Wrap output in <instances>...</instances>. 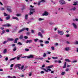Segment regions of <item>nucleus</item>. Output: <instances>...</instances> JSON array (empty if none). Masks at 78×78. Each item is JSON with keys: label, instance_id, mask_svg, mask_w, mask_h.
Segmentation results:
<instances>
[{"label": "nucleus", "instance_id": "obj_26", "mask_svg": "<svg viewBox=\"0 0 78 78\" xmlns=\"http://www.w3.org/2000/svg\"><path fill=\"white\" fill-rule=\"evenodd\" d=\"M52 59H57L58 58V57H52Z\"/></svg>", "mask_w": 78, "mask_h": 78}, {"label": "nucleus", "instance_id": "obj_1", "mask_svg": "<svg viewBox=\"0 0 78 78\" xmlns=\"http://www.w3.org/2000/svg\"><path fill=\"white\" fill-rule=\"evenodd\" d=\"M53 67V65L49 66H48V69L47 70H46V69H43V70H44L45 72H48V70H49V71H51V69H51V68H52Z\"/></svg>", "mask_w": 78, "mask_h": 78}, {"label": "nucleus", "instance_id": "obj_16", "mask_svg": "<svg viewBox=\"0 0 78 78\" xmlns=\"http://www.w3.org/2000/svg\"><path fill=\"white\" fill-rule=\"evenodd\" d=\"M32 42H33L32 40H29L26 41V43H31Z\"/></svg>", "mask_w": 78, "mask_h": 78}, {"label": "nucleus", "instance_id": "obj_22", "mask_svg": "<svg viewBox=\"0 0 78 78\" xmlns=\"http://www.w3.org/2000/svg\"><path fill=\"white\" fill-rule=\"evenodd\" d=\"M65 50L66 51H69V50H70V48L69 47L66 48L65 49Z\"/></svg>", "mask_w": 78, "mask_h": 78}, {"label": "nucleus", "instance_id": "obj_25", "mask_svg": "<svg viewBox=\"0 0 78 78\" xmlns=\"http://www.w3.org/2000/svg\"><path fill=\"white\" fill-rule=\"evenodd\" d=\"M24 67V66H23L21 68L20 67H19L18 68V69H20V70H22V69H23Z\"/></svg>", "mask_w": 78, "mask_h": 78}, {"label": "nucleus", "instance_id": "obj_60", "mask_svg": "<svg viewBox=\"0 0 78 78\" xmlns=\"http://www.w3.org/2000/svg\"><path fill=\"white\" fill-rule=\"evenodd\" d=\"M5 31L6 32H9V29H7Z\"/></svg>", "mask_w": 78, "mask_h": 78}, {"label": "nucleus", "instance_id": "obj_33", "mask_svg": "<svg viewBox=\"0 0 78 78\" xmlns=\"http://www.w3.org/2000/svg\"><path fill=\"white\" fill-rule=\"evenodd\" d=\"M8 42V41H5L3 42V44H5L7 42Z\"/></svg>", "mask_w": 78, "mask_h": 78}, {"label": "nucleus", "instance_id": "obj_59", "mask_svg": "<svg viewBox=\"0 0 78 78\" xmlns=\"http://www.w3.org/2000/svg\"><path fill=\"white\" fill-rule=\"evenodd\" d=\"M40 46H41V47H43L44 46V45H43V44H40Z\"/></svg>", "mask_w": 78, "mask_h": 78}, {"label": "nucleus", "instance_id": "obj_64", "mask_svg": "<svg viewBox=\"0 0 78 78\" xmlns=\"http://www.w3.org/2000/svg\"><path fill=\"white\" fill-rule=\"evenodd\" d=\"M76 21V22H78V19L76 18L75 19Z\"/></svg>", "mask_w": 78, "mask_h": 78}, {"label": "nucleus", "instance_id": "obj_36", "mask_svg": "<svg viewBox=\"0 0 78 78\" xmlns=\"http://www.w3.org/2000/svg\"><path fill=\"white\" fill-rule=\"evenodd\" d=\"M47 56V54H46L45 53H44L43 55V57H45V56Z\"/></svg>", "mask_w": 78, "mask_h": 78}, {"label": "nucleus", "instance_id": "obj_18", "mask_svg": "<svg viewBox=\"0 0 78 78\" xmlns=\"http://www.w3.org/2000/svg\"><path fill=\"white\" fill-rule=\"evenodd\" d=\"M67 64V63L66 62H65V64L64 65V66L63 67V69H65L66 67V65Z\"/></svg>", "mask_w": 78, "mask_h": 78}, {"label": "nucleus", "instance_id": "obj_39", "mask_svg": "<svg viewBox=\"0 0 78 78\" xmlns=\"http://www.w3.org/2000/svg\"><path fill=\"white\" fill-rule=\"evenodd\" d=\"M76 9V8L75 7L73 8L71 10H73V11H75Z\"/></svg>", "mask_w": 78, "mask_h": 78}, {"label": "nucleus", "instance_id": "obj_27", "mask_svg": "<svg viewBox=\"0 0 78 78\" xmlns=\"http://www.w3.org/2000/svg\"><path fill=\"white\" fill-rule=\"evenodd\" d=\"M10 19V16H8L6 17V20H9Z\"/></svg>", "mask_w": 78, "mask_h": 78}, {"label": "nucleus", "instance_id": "obj_14", "mask_svg": "<svg viewBox=\"0 0 78 78\" xmlns=\"http://www.w3.org/2000/svg\"><path fill=\"white\" fill-rule=\"evenodd\" d=\"M12 19H16V20H18V21H19V18H18L16 17L12 16Z\"/></svg>", "mask_w": 78, "mask_h": 78}, {"label": "nucleus", "instance_id": "obj_11", "mask_svg": "<svg viewBox=\"0 0 78 78\" xmlns=\"http://www.w3.org/2000/svg\"><path fill=\"white\" fill-rule=\"evenodd\" d=\"M9 8H11L10 7H8L7 8V10L9 11V12H11L12 10L11 9Z\"/></svg>", "mask_w": 78, "mask_h": 78}, {"label": "nucleus", "instance_id": "obj_30", "mask_svg": "<svg viewBox=\"0 0 78 78\" xmlns=\"http://www.w3.org/2000/svg\"><path fill=\"white\" fill-rule=\"evenodd\" d=\"M11 25L10 24H7V27H11Z\"/></svg>", "mask_w": 78, "mask_h": 78}, {"label": "nucleus", "instance_id": "obj_8", "mask_svg": "<svg viewBox=\"0 0 78 78\" xmlns=\"http://www.w3.org/2000/svg\"><path fill=\"white\" fill-rule=\"evenodd\" d=\"M27 58L28 59H30V58H34V56H33V55H31L28 56H27Z\"/></svg>", "mask_w": 78, "mask_h": 78}, {"label": "nucleus", "instance_id": "obj_32", "mask_svg": "<svg viewBox=\"0 0 78 78\" xmlns=\"http://www.w3.org/2000/svg\"><path fill=\"white\" fill-rule=\"evenodd\" d=\"M0 10L3 11V10H5V9L3 7H1L0 8Z\"/></svg>", "mask_w": 78, "mask_h": 78}, {"label": "nucleus", "instance_id": "obj_9", "mask_svg": "<svg viewBox=\"0 0 78 78\" xmlns=\"http://www.w3.org/2000/svg\"><path fill=\"white\" fill-rule=\"evenodd\" d=\"M72 25L75 29H76V28H77V25H76L75 23H73Z\"/></svg>", "mask_w": 78, "mask_h": 78}, {"label": "nucleus", "instance_id": "obj_5", "mask_svg": "<svg viewBox=\"0 0 78 78\" xmlns=\"http://www.w3.org/2000/svg\"><path fill=\"white\" fill-rule=\"evenodd\" d=\"M58 34H60V35H63L64 34V32L58 30Z\"/></svg>", "mask_w": 78, "mask_h": 78}, {"label": "nucleus", "instance_id": "obj_31", "mask_svg": "<svg viewBox=\"0 0 78 78\" xmlns=\"http://www.w3.org/2000/svg\"><path fill=\"white\" fill-rule=\"evenodd\" d=\"M77 62V61L76 60H73L72 61L73 63H75V62Z\"/></svg>", "mask_w": 78, "mask_h": 78}, {"label": "nucleus", "instance_id": "obj_19", "mask_svg": "<svg viewBox=\"0 0 78 78\" xmlns=\"http://www.w3.org/2000/svg\"><path fill=\"white\" fill-rule=\"evenodd\" d=\"M7 77L8 78H17L16 76H13V77H11L9 76H7Z\"/></svg>", "mask_w": 78, "mask_h": 78}, {"label": "nucleus", "instance_id": "obj_28", "mask_svg": "<svg viewBox=\"0 0 78 78\" xmlns=\"http://www.w3.org/2000/svg\"><path fill=\"white\" fill-rule=\"evenodd\" d=\"M45 44H49V41H46L44 42Z\"/></svg>", "mask_w": 78, "mask_h": 78}, {"label": "nucleus", "instance_id": "obj_55", "mask_svg": "<svg viewBox=\"0 0 78 78\" xmlns=\"http://www.w3.org/2000/svg\"><path fill=\"white\" fill-rule=\"evenodd\" d=\"M4 16H8V14H6V13H4Z\"/></svg>", "mask_w": 78, "mask_h": 78}, {"label": "nucleus", "instance_id": "obj_35", "mask_svg": "<svg viewBox=\"0 0 78 78\" xmlns=\"http://www.w3.org/2000/svg\"><path fill=\"white\" fill-rule=\"evenodd\" d=\"M66 73L65 72H63L62 73H61V74L62 75H64V74H65V73Z\"/></svg>", "mask_w": 78, "mask_h": 78}, {"label": "nucleus", "instance_id": "obj_37", "mask_svg": "<svg viewBox=\"0 0 78 78\" xmlns=\"http://www.w3.org/2000/svg\"><path fill=\"white\" fill-rule=\"evenodd\" d=\"M65 71H66V72H69V68L66 69Z\"/></svg>", "mask_w": 78, "mask_h": 78}, {"label": "nucleus", "instance_id": "obj_43", "mask_svg": "<svg viewBox=\"0 0 78 78\" xmlns=\"http://www.w3.org/2000/svg\"><path fill=\"white\" fill-rule=\"evenodd\" d=\"M25 30H26V31H29V28H26L25 29Z\"/></svg>", "mask_w": 78, "mask_h": 78}, {"label": "nucleus", "instance_id": "obj_21", "mask_svg": "<svg viewBox=\"0 0 78 78\" xmlns=\"http://www.w3.org/2000/svg\"><path fill=\"white\" fill-rule=\"evenodd\" d=\"M28 15L27 14H26L25 16V19L26 20H27L28 19Z\"/></svg>", "mask_w": 78, "mask_h": 78}, {"label": "nucleus", "instance_id": "obj_15", "mask_svg": "<svg viewBox=\"0 0 78 78\" xmlns=\"http://www.w3.org/2000/svg\"><path fill=\"white\" fill-rule=\"evenodd\" d=\"M21 66V65L20 64H16L15 66V67L16 68V67H20V66Z\"/></svg>", "mask_w": 78, "mask_h": 78}, {"label": "nucleus", "instance_id": "obj_56", "mask_svg": "<svg viewBox=\"0 0 78 78\" xmlns=\"http://www.w3.org/2000/svg\"><path fill=\"white\" fill-rule=\"evenodd\" d=\"M34 41L35 42H37L38 41V39H34Z\"/></svg>", "mask_w": 78, "mask_h": 78}, {"label": "nucleus", "instance_id": "obj_10", "mask_svg": "<svg viewBox=\"0 0 78 78\" xmlns=\"http://www.w3.org/2000/svg\"><path fill=\"white\" fill-rule=\"evenodd\" d=\"M38 36H40L41 37V38H42L43 37V36L42 35V33L41 32H39L38 34Z\"/></svg>", "mask_w": 78, "mask_h": 78}, {"label": "nucleus", "instance_id": "obj_53", "mask_svg": "<svg viewBox=\"0 0 78 78\" xmlns=\"http://www.w3.org/2000/svg\"><path fill=\"white\" fill-rule=\"evenodd\" d=\"M0 28L1 30H4V28L3 27H1Z\"/></svg>", "mask_w": 78, "mask_h": 78}, {"label": "nucleus", "instance_id": "obj_45", "mask_svg": "<svg viewBox=\"0 0 78 78\" xmlns=\"http://www.w3.org/2000/svg\"><path fill=\"white\" fill-rule=\"evenodd\" d=\"M74 44H78V41H76L75 42H74Z\"/></svg>", "mask_w": 78, "mask_h": 78}, {"label": "nucleus", "instance_id": "obj_47", "mask_svg": "<svg viewBox=\"0 0 78 78\" xmlns=\"http://www.w3.org/2000/svg\"><path fill=\"white\" fill-rule=\"evenodd\" d=\"M26 34L27 35H29V34H30V33L29 32H27L26 33Z\"/></svg>", "mask_w": 78, "mask_h": 78}, {"label": "nucleus", "instance_id": "obj_42", "mask_svg": "<svg viewBox=\"0 0 78 78\" xmlns=\"http://www.w3.org/2000/svg\"><path fill=\"white\" fill-rule=\"evenodd\" d=\"M16 50H17V48H16V47H15L14 48H13V51H16Z\"/></svg>", "mask_w": 78, "mask_h": 78}, {"label": "nucleus", "instance_id": "obj_12", "mask_svg": "<svg viewBox=\"0 0 78 78\" xmlns=\"http://www.w3.org/2000/svg\"><path fill=\"white\" fill-rule=\"evenodd\" d=\"M25 30V28H23L21 30H19V33H21V32H22L23 31H24Z\"/></svg>", "mask_w": 78, "mask_h": 78}, {"label": "nucleus", "instance_id": "obj_41", "mask_svg": "<svg viewBox=\"0 0 78 78\" xmlns=\"http://www.w3.org/2000/svg\"><path fill=\"white\" fill-rule=\"evenodd\" d=\"M44 41L41 40H40L39 41V42H40V43H42Z\"/></svg>", "mask_w": 78, "mask_h": 78}, {"label": "nucleus", "instance_id": "obj_7", "mask_svg": "<svg viewBox=\"0 0 78 78\" xmlns=\"http://www.w3.org/2000/svg\"><path fill=\"white\" fill-rule=\"evenodd\" d=\"M59 2L61 5L66 4V2L63 0H60L59 1Z\"/></svg>", "mask_w": 78, "mask_h": 78}, {"label": "nucleus", "instance_id": "obj_4", "mask_svg": "<svg viewBox=\"0 0 78 78\" xmlns=\"http://www.w3.org/2000/svg\"><path fill=\"white\" fill-rule=\"evenodd\" d=\"M16 58H17V60H20V58L18 57H16L10 59V61H12V60H14V59H16Z\"/></svg>", "mask_w": 78, "mask_h": 78}, {"label": "nucleus", "instance_id": "obj_50", "mask_svg": "<svg viewBox=\"0 0 78 78\" xmlns=\"http://www.w3.org/2000/svg\"><path fill=\"white\" fill-rule=\"evenodd\" d=\"M49 24L50 25H53V23L52 22H49Z\"/></svg>", "mask_w": 78, "mask_h": 78}, {"label": "nucleus", "instance_id": "obj_20", "mask_svg": "<svg viewBox=\"0 0 78 78\" xmlns=\"http://www.w3.org/2000/svg\"><path fill=\"white\" fill-rule=\"evenodd\" d=\"M44 20V19L42 18H39L38 19L39 21H42V20Z\"/></svg>", "mask_w": 78, "mask_h": 78}, {"label": "nucleus", "instance_id": "obj_57", "mask_svg": "<svg viewBox=\"0 0 78 78\" xmlns=\"http://www.w3.org/2000/svg\"><path fill=\"white\" fill-rule=\"evenodd\" d=\"M22 56V55H19L18 57H19L20 58H21V57Z\"/></svg>", "mask_w": 78, "mask_h": 78}, {"label": "nucleus", "instance_id": "obj_6", "mask_svg": "<svg viewBox=\"0 0 78 78\" xmlns=\"http://www.w3.org/2000/svg\"><path fill=\"white\" fill-rule=\"evenodd\" d=\"M41 2H43V3L45 2V0H41V1H40L38 3L37 5L38 6L40 5V4H41Z\"/></svg>", "mask_w": 78, "mask_h": 78}, {"label": "nucleus", "instance_id": "obj_38", "mask_svg": "<svg viewBox=\"0 0 78 78\" xmlns=\"http://www.w3.org/2000/svg\"><path fill=\"white\" fill-rule=\"evenodd\" d=\"M18 44H19L20 45H22V44L21 42H19L18 43Z\"/></svg>", "mask_w": 78, "mask_h": 78}, {"label": "nucleus", "instance_id": "obj_46", "mask_svg": "<svg viewBox=\"0 0 78 78\" xmlns=\"http://www.w3.org/2000/svg\"><path fill=\"white\" fill-rule=\"evenodd\" d=\"M31 33H34V30H31Z\"/></svg>", "mask_w": 78, "mask_h": 78}, {"label": "nucleus", "instance_id": "obj_52", "mask_svg": "<svg viewBox=\"0 0 78 78\" xmlns=\"http://www.w3.org/2000/svg\"><path fill=\"white\" fill-rule=\"evenodd\" d=\"M41 31L42 33H44V30H41Z\"/></svg>", "mask_w": 78, "mask_h": 78}, {"label": "nucleus", "instance_id": "obj_13", "mask_svg": "<svg viewBox=\"0 0 78 78\" xmlns=\"http://www.w3.org/2000/svg\"><path fill=\"white\" fill-rule=\"evenodd\" d=\"M8 41H12L14 40V39L12 38H8Z\"/></svg>", "mask_w": 78, "mask_h": 78}, {"label": "nucleus", "instance_id": "obj_2", "mask_svg": "<svg viewBox=\"0 0 78 78\" xmlns=\"http://www.w3.org/2000/svg\"><path fill=\"white\" fill-rule=\"evenodd\" d=\"M35 12V11L34 10V9H30V13H29V15H31V14H33V12Z\"/></svg>", "mask_w": 78, "mask_h": 78}, {"label": "nucleus", "instance_id": "obj_34", "mask_svg": "<svg viewBox=\"0 0 78 78\" xmlns=\"http://www.w3.org/2000/svg\"><path fill=\"white\" fill-rule=\"evenodd\" d=\"M32 74V73H31L30 72L28 73L29 76H31Z\"/></svg>", "mask_w": 78, "mask_h": 78}, {"label": "nucleus", "instance_id": "obj_61", "mask_svg": "<svg viewBox=\"0 0 78 78\" xmlns=\"http://www.w3.org/2000/svg\"><path fill=\"white\" fill-rule=\"evenodd\" d=\"M5 61H8V57L5 58Z\"/></svg>", "mask_w": 78, "mask_h": 78}, {"label": "nucleus", "instance_id": "obj_29", "mask_svg": "<svg viewBox=\"0 0 78 78\" xmlns=\"http://www.w3.org/2000/svg\"><path fill=\"white\" fill-rule=\"evenodd\" d=\"M5 30H3L2 31V33L1 34L2 35V34H4V33H5Z\"/></svg>", "mask_w": 78, "mask_h": 78}, {"label": "nucleus", "instance_id": "obj_24", "mask_svg": "<svg viewBox=\"0 0 78 78\" xmlns=\"http://www.w3.org/2000/svg\"><path fill=\"white\" fill-rule=\"evenodd\" d=\"M65 61H66V62H71V61L70 60L67 58L65 59Z\"/></svg>", "mask_w": 78, "mask_h": 78}, {"label": "nucleus", "instance_id": "obj_51", "mask_svg": "<svg viewBox=\"0 0 78 78\" xmlns=\"http://www.w3.org/2000/svg\"><path fill=\"white\" fill-rule=\"evenodd\" d=\"M40 73H41V74H43V73H44V72L43 71H41L40 72Z\"/></svg>", "mask_w": 78, "mask_h": 78}, {"label": "nucleus", "instance_id": "obj_23", "mask_svg": "<svg viewBox=\"0 0 78 78\" xmlns=\"http://www.w3.org/2000/svg\"><path fill=\"white\" fill-rule=\"evenodd\" d=\"M23 38V35H21L20 37V39H22Z\"/></svg>", "mask_w": 78, "mask_h": 78}, {"label": "nucleus", "instance_id": "obj_3", "mask_svg": "<svg viewBox=\"0 0 78 78\" xmlns=\"http://www.w3.org/2000/svg\"><path fill=\"white\" fill-rule=\"evenodd\" d=\"M48 15V12L47 11H45L44 12V13L42 14V16H47Z\"/></svg>", "mask_w": 78, "mask_h": 78}, {"label": "nucleus", "instance_id": "obj_48", "mask_svg": "<svg viewBox=\"0 0 78 78\" xmlns=\"http://www.w3.org/2000/svg\"><path fill=\"white\" fill-rule=\"evenodd\" d=\"M16 15L17 16V17H19V16H21V15L19 14H16Z\"/></svg>", "mask_w": 78, "mask_h": 78}, {"label": "nucleus", "instance_id": "obj_40", "mask_svg": "<svg viewBox=\"0 0 78 78\" xmlns=\"http://www.w3.org/2000/svg\"><path fill=\"white\" fill-rule=\"evenodd\" d=\"M6 51H7V50L6 49H4L3 51L4 53H5L6 52Z\"/></svg>", "mask_w": 78, "mask_h": 78}, {"label": "nucleus", "instance_id": "obj_44", "mask_svg": "<svg viewBox=\"0 0 78 78\" xmlns=\"http://www.w3.org/2000/svg\"><path fill=\"white\" fill-rule=\"evenodd\" d=\"M25 50L26 51H29V49L28 48H25Z\"/></svg>", "mask_w": 78, "mask_h": 78}, {"label": "nucleus", "instance_id": "obj_58", "mask_svg": "<svg viewBox=\"0 0 78 78\" xmlns=\"http://www.w3.org/2000/svg\"><path fill=\"white\" fill-rule=\"evenodd\" d=\"M13 66H14V64H12L10 65V67H13Z\"/></svg>", "mask_w": 78, "mask_h": 78}, {"label": "nucleus", "instance_id": "obj_63", "mask_svg": "<svg viewBox=\"0 0 78 78\" xmlns=\"http://www.w3.org/2000/svg\"><path fill=\"white\" fill-rule=\"evenodd\" d=\"M39 59L41 60H42L43 59H44V58H42V57H41V58H40Z\"/></svg>", "mask_w": 78, "mask_h": 78}, {"label": "nucleus", "instance_id": "obj_54", "mask_svg": "<svg viewBox=\"0 0 78 78\" xmlns=\"http://www.w3.org/2000/svg\"><path fill=\"white\" fill-rule=\"evenodd\" d=\"M24 38L26 39H28V37H27V36H24Z\"/></svg>", "mask_w": 78, "mask_h": 78}, {"label": "nucleus", "instance_id": "obj_17", "mask_svg": "<svg viewBox=\"0 0 78 78\" xmlns=\"http://www.w3.org/2000/svg\"><path fill=\"white\" fill-rule=\"evenodd\" d=\"M19 40V38H16L15 39V41L14 42V43H17V41H18Z\"/></svg>", "mask_w": 78, "mask_h": 78}, {"label": "nucleus", "instance_id": "obj_62", "mask_svg": "<svg viewBox=\"0 0 78 78\" xmlns=\"http://www.w3.org/2000/svg\"><path fill=\"white\" fill-rule=\"evenodd\" d=\"M36 59L39 60L40 59L39 58H35Z\"/></svg>", "mask_w": 78, "mask_h": 78}, {"label": "nucleus", "instance_id": "obj_49", "mask_svg": "<svg viewBox=\"0 0 78 78\" xmlns=\"http://www.w3.org/2000/svg\"><path fill=\"white\" fill-rule=\"evenodd\" d=\"M51 48L52 50H55V48L53 47H51Z\"/></svg>", "mask_w": 78, "mask_h": 78}]
</instances>
